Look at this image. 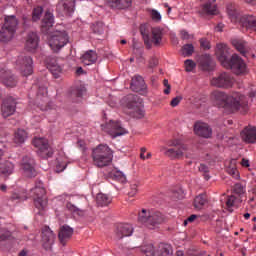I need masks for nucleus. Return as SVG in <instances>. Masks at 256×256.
Here are the masks:
<instances>
[{"label":"nucleus","instance_id":"1","mask_svg":"<svg viewBox=\"0 0 256 256\" xmlns=\"http://www.w3.org/2000/svg\"><path fill=\"white\" fill-rule=\"evenodd\" d=\"M211 99L216 105H218V107L230 109L232 112L241 111V113H247V110L249 109L247 97L239 92H235L231 96H227L225 92L216 90L211 93Z\"/></svg>","mask_w":256,"mask_h":256},{"label":"nucleus","instance_id":"2","mask_svg":"<svg viewBox=\"0 0 256 256\" xmlns=\"http://www.w3.org/2000/svg\"><path fill=\"white\" fill-rule=\"evenodd\" d=\"M138 221L147 229H157L165 222V216L159 211L142 209L138 214Z\"/></svg>","mask_w":256,"mask_h":256},{"label":"nucleus","instance_id":"3","mask_svg":"<svg viewBox=\"0 0 256 256\" xmlns=\"http://www.w3.org/2000/svg\"><path fill=\"white\" fill-rule=\"evenodd\" d=\"M123 101L129 110L130 117L134 119H143L145 117V110H143V100L135 94H129L123 98Z\"/></svg>","mask_w":256,"mask_h":256},{"label":"nucleus","instance_id":"4","mask_svg":"<svg viewBox=\"0 0 256 256\" xmlns=\"http://www.w3.org/2000/svg\"><path fill=\"white\" fill-rule=\"evenodd\" d=\"M17 25H19L17 17L14 15L5 17L4 25L0 30V43H9L13 40L17 32Z\"/></svg>","mask_w":256,"mask_h":256},{"label":"nucleus","instance_id":"5","mask_svg":"<svg viewBox=\"0 0 256 256\" xmlns=\"http://www.w3.org/2000/svg\"><path fill=\"white\" fill-rule=\"evenodd\" d=\"M142 256H173V248L169 244H159L155 248L153 244H147L141 247Z\"/></svg>","mask_w":256,"mask_h":256},{"label":"nucleus","instance_id":"6","mask_svg":"<svg viewBox=\"0 0 256 256\" xmlns=\"http://www.w3.org/2000/svg\"><path fill=\"white\" fill-rule=\"evenodd\" d=\"M31 192L34 195V205L38 209L39 213L45 211L47 208V197H45L46 191L43 186V182L36 183L35 187L31 189Z\"/></svg>","mask_w":256,"mask_h":256},{"label":"nucleus","instance_id":"7","mask_svg":"<svg viewBox=\"0 0 256 256\" xmlns=\"http://www.w3.org/2000/svg\"><path fill=\"white\" fill-rule=\"evenodd\" d=\"M32 145L37 149V155L42 159H49L53 156V148L49 145V140L45 137H34Z\"/></svg>","mask_w":256,"mask_h":256},{"label":"nucleus","instance_id":"8","mask_svg":"<svg viewBox=\"0 0 256 256\" xmlns=\"http://www.w3.org/2000/svg\"><path fill=\"white\" fill-rule=\"evenodd\" d=\"M141 35L144 40V44L146 45V49H151L153 45L155 47H159L161 45V41H163V29L159 27L152 28V39L149 37V33H147L143 28L140 29Z\"/></svg>","mask_w":256,"mask_h":256},{"label":"nucleus","instance_id":"9","mask_svg":"<svg viewBox=\"0 0 256 256\" xmlns=\"http://www.w3.org/2000/svg\"><path fill=\"white\" fill-rule=\"evenodd\" d=\"M68 43L69 34L66 31L55 32L49 39V45L54 53L61 51Z\"/></svg>","mask_w":256,"mask_h":256},{"label":"nucleus","instance_id":"10","mask_svg":"<svg viewBox=\"0 0 256 256\" xmlns=\"http://www.w3.org/2000/svg\"><path fill=\"white\" fill-rule=\"evenodd\" d=\"M228 65L225 69H231L234 75H247V64L239 55L233 54Z\"/></svg>","mask_w":256,"mask_h":256},{"label":"nucleus","instance_id":"11","mask_svg":"<svg viewBox=\"0 0 256 256\" xmlns=\"http://www.w3.org/2000/svg\"><path fill=\"white\" fill-rule=\"evenodd\" d=\"M233 83L234 80L231 74L227 72H222L211 80L212 87H217L218 89H231Z\"/></svg>","mask_w":256,"mask_h":256},{"label":"nucleus","instance_id":"12","mask_svg":"<svg viewBox=\"0 0 256 256\" xmlns=\"http://www.w3.org/2000/svg\"><path fill=\"white\" fill-rule=\"evenodd\" d=\"M16 63L24 77L33 75V58L31 56H20Z\"/></svg>","mask_w":256,"mask_h":256},{"label":"nucleus","instance_id":"13","mask_svg":"<svg viewBox=\"0 0 256 256\" xmlns=\"http://www.w3.org/2000/svg\"><path fill=\"white\" fill-rule=\"evenodd\" d=\"M22 175L24 177H35L37 171H35V159L30 156H24L21 163Z\"/></svg>","mask_w":256,"mask_h":256},{"label":"nucleus","instance_id":"14","mask_svg":"<svg viewBox=\"0 0 256 256\" xmlns=\"http://www.w3.org/2000/svg\"><path fill=\"white\" fill-rule=\"evenodd\" d=\"M189 147L187 145H182L181 147L175 148H167V146H161L160 151L169 159H181L185 155V151H188Z\"/></svg>","mask_w":256,"mask_h":256},{"label":"nucleus","instance_id":"15","mask_svg":"<svg viewBox=\"0 0 256 256\" xmlns=\"http://www.w3.org/2000/svg\"><path fill=\"white\" fill-rule=\"evenodd\" d=\"M229 53V47L225 44H217L216 46V57L224 68L229 67L231 62V57Z\"/></svg>","mask_w":256,"mask_h":256},{"label":"nucleus","instance_id":"16","mask_svg":"<svg viewBox=\"0 0 256 256\" xmlns=\"http://www.w3.org/2000/svg\"><path fill=\"white\" fill-rule=\"evenodd\" d=\"M47 69L51 72L54 79H59L63 75V66L59 63V60L55 57L46 58Z\"/></svg>","mask_w":256,"mask_h":256},{"label":"nucleus","instance_id":"17","mask_svg":"<svg viewBox=\"0 0 256 256\" xmlns=\"http://www.w3.org/2000/svg\"><path fill=\"white\" fill-rule=\"evenodd\" d=\"M17 110V100L13 97H8L3 100L1 106V113L4 118L11 117L14 115L15 111Z\"/></svg>","mask_w":256,"mask_h":256},{"label":"nucleus","instance_id":"18","mask_svg":"<svg viewBox=\"0 0 256 256\" xmlns=\"http://www.w3.org/2000/svg\"><path fill=\"white\" fill-rule=\"evenodd\" d=\"M131 235H133V226L131 224H117L115 229V239H123L124 237H131Z\"/></svg>","mask_w":256,"mask_h":256},{"label":"nucleus","instance_id":"19","mask_svg":"<svg viewBox=\"0 0 256 256\" xmlns=\"http://www.w3.org/2000/svg\"><path fill=\"white\" fill-rule=\"evenodd\" d=\"M239 25L246 31H256V16L243 15L239 18Z\"/></svg>","mask_w":256,"mask_h":256},{"label":"nucleus","instance_id":"20","mask_svg":"<svg viewBox=\"0 0 256 256\" xmlns=\"http://www.w3.org/2000/svg\"><path fill=\"white\" fill-rule=\"evenodd\" d=\"M42 241L45 249H51V245L55 243V234L51 231V228L45 226L42 229Z\"/></svg>","mask_w":256,"mask_h":256},{"label":"nucleus","instance_id":"21","mask_svg":"<svg viewBox=\"0 0 256 256\" xmlns=\"http://www.w3.org/2000/svg\"><path fill=\"white\" fill-rule=\"evenodd\" d=\"M106 4L110 9H118L123 11L129 9L133 5V0H106Z\"/></svg>","mask_w":256,"mask_h":256},{"label":"nucleus","instance_id":"22","mask_svg":"<svg viewBox=\"0 0 256 256\" xmlns=\"http://www.w3.org/2000/svg\"><path fill=\"white\" fill-rule=\"evenodd\" d=\"M232 45L235 47V49L240 53L243 57H247V53L251 51V47L249 46V43L243 39H233Z\"/></svg>","mask_w":256,"mask_h":256},{"label":"nucleus","instance_id":"23","mask_svg":"<svg viewBox=\"0 0 256 256\" xmlns=\"http://www.w3.org/2000/svg\"><path fill=\"white\" fill-rule=\"evenodd\" d=\"M56 11L58 13H64L65 15H71L75 11V3L72 1L60 0L56 5Z\"/></svg>","mask_w":256,"mask_h":256},{"label":"nucleus","instance_id":"24","mask_svg":"<svg viewBox=\"0 0 256 256\" xmlns=\"http://www.w3.org/2000/svg\"><path fill=\"white\" fill-rule=\"evenodd\" d=\"M0 81H2L3 85H5V87H16L17 86V78L9 70L1 72Z\"/></svg>","mask_w":256,"mask_h":256},{"label":"nucleus","instance_id":"25","mask_svg":"<svg viewBox=\"0 0 256 256\" xmlns=\"http://www.w3.org/2000/svg\"><path fill=\"white\" fill-rule=\"evenodd\" d=\"M92 157L94 161V165L96 167H107L113 161V156H109V154L106 152L105 156H100V154H95L92 152Z\"/></svg>","mask_w":256,"mask_h":256},{"label":"nucleus","instance_id":"26","mask_svg":"<svg viewBox=\"0 0 256 256\" xmlns=\"http://www.w3.org/2000/svg\"><path fill=\"white\" fill-rule=\"evenodd\" d=\"M130 89L135 93H140V91H145L147 89V85L145 84V80L141 76H134L131 80Z\"/></svg>","mask_w":256,"mask_h":256},{"label":"nucleus","instance_id":"27","mask_svg":"<svg viewBox=\"0 0 256 256\" xmlns=\"http://www.w3.org/2000/svg\"><path fill=\"white\" fill-rule=\"evenodd\" d=\"M198 63L203 71H211L213 67H215V63L209 54L201 55L198 59Z\"/></svg>","mask_w":256,"mask_h":256},{"label":"nucleus","instance_id":"28","mask_svg":"<svg viewBox=\"0 0 256 256\" xmlns=\"http://www.w3.org/2000/svg\"><path fill=\"white\" fill-rule=\"evenodd\" d=\"M73 236V228L69 227L68 225H64L60 228L58 237L60 240V243L62 245H65L69 239Z\"/></svg>","mask_w":256,"mask_h":256},{"label":"nucleus","instance_id":"29","mask_svg":"<svg viewBox=\"0 0 256 256\" xmlns=\"http://www.w3.org/2000/svg\"><path fill=\"white\" fill-rule=\"evenodd\" d=\"M39 47V36L35 32H30L26 40V49L28 51H35Z\"/></svg>","mask_w":256,"mask_h":256},{"label":"nucleus","instance_id":"30","mask_svg":"<svg viewBox=\"0 0 256 256\" xmlns=\"http://www.w3.org/2000/svg\"><path fill=\"white\" fill-rule=\"evenodd\" d=\"M53 23H55V18L53 17V13L46 12L44 18L42 19V33H49V29L53 27Z\"/></svg>","mask_w":256,"mask_h":256},{"label":"nucleus","instance_id":"31","mask_svg":"<svg viewBox=\"0 0 256 256\" xmlns=\"http://www.w3.org/2000/svg\"><path fill=\"white\" fill-rule=\"evenodd\" d=\"M240 136L244 143H256V129H244L241 131Z\"/></svg>","mask_w":256,"mask_h":256},{"label":"nucleus","instance_id":"32","mask_svg":"<svg viewBox=\"0 0 256 256\" xmlns=\"http://www.w3.org/2000/svg\"><path fill=\"white\" fill-rule=\"evenodd\" d=\"M81 59L84 65H93L94 63H97V52L94 50H88L82 55Z\"/></svg>","mask_w":256,"mask_h":256},{"label":"nucleus","instance_id":"33","mask_svg":"<svg viewBox=\"0 0 256 256\" xmlns=\"http://www.w3.org/2000/svg\"><path fill=\"white\" fill-rule=\"evenodd\" d=\"M13 171H15V165H13L11 161H3L0 163V175L9 177V175L13 174Z\"/></svg>","mask_w":256,"mask_h":256},{"label":"nucleus","instance_id":"34","mask_svg":"<svg viewBox=\"0 0 256 256\" xmlns=\"http://www.w3.org/2000/svg\"><path fill=\"white\" fill-rule=\"evenodd\" d=\"M92 153L94 154H98L101 157H105L106 153L108 154V157H113V151L111 150V148H109L107 146V144H100L98 145L93 151Z\"/></svg>","mask_w":256,"mask_h":256},{"label":"nucleus","instance_id":"35","mask_svg":"<svg viewBox=\"0 0 256 256\" xmlns=\"http://www.w3.org/2000/svg\"><path fill=\"white\" fill-rule=\"evenodd\" d=\"M27 131H25V129H18L15 133H14V143L16 145H23V143H25V141H27Z\"/></svg>","mask_w":256,"mask_h":256},{"label":"nucleus","instance_id":"36","mask_svg":"<svg viewBox=\"0 0 256 256\" xmlns=\"http://www.w3.org/2000/svg\"><path fill=\"white\" fill-rule=\"evenodd\" d=\"M204 15H216L217 14V6L211 3V1L206 2L202 5L201 12Z\"/></svg>","mask_w":256,"mask_h":256},{"label":"nucleus","instance_id":"37","mask_svg":"<svg viewBox=\"0 0 256 256\" xmlns=\"http://www.w3.org/2000/svg\"><path fill=\"white\" fill-rule=\"evenodd\" d=\"M241 201V198H237L235 197V195L228 196L226 199L227 210L230 211V213H232L233 207H237V205L241 203Z\"/></svg>","mask_w":256,"mask_h":256},{"label":"nucleus","instance_id":"38","mask_svg":"<svg viewBox=\"0 0 256 256\" xmlns=\"http://www.w3.org/2000/svg\"><path fill=\"white\" fill-rule=\"evenodd\" d=\"M96 201L97 204L100 205V207H107V205L111 203L110 197L103 193L97 194Z\"/></svg>","mask_w":256,"mask_h":256},{"label":"nucleus","instance_id":"39","mask_svg":"<svg viewBox=\"0 0 256 256\" xmlns=\"http://www.w3.org/2000/svg\"><path fill=\"white\" fill-rule=\"evenodd\" d=\"M180 53L182 57H191L195 53V47L193 44H185L182 46Z\"/></svg>","mask_w":256,"mask_h":256},{"label":"nucleus","instance_id":"40","mask_svg":"<svg viewBox=\"0 0 256 256\" xmlns=\"http://www.w3.org/2000/svg\"><path fill=\"white\" fill-rule=\"evenodd\" d=\"M207 203V198L205 195L200 194L194 199V207L195 209H203V206Z\"/></svg>","mask_w":256,"mask_h":256},{"label":"nucleus","instance_id":"41","mask_svg":"<svg viewBox=\"0 0 256 256\" xmlns=\"http://www.w3.org/2000/svg\"><path fill=\"white\" fill-rule=\"evenodd\" d=\"M194 133L198 137H203L204 139H209V137L213 135V131L211 129H195Z\"/></svg>","mask_w":256,"mask_h":256},{"label":"nucleus","instance_id":"42","mask_svg":"<svg viewBox=\"0 0 256 256\" xmlns=\"http://www.w3.org/2000/svg\"><path fill=\"white\" fill-rule=\"evenodd\" d=\"M29 198V196H27V191L22 190L20 192L14 193L12 195V199L14 201H27V199Z\"/></svg>","mask_w":256,"mask_h":256},{"label":"nucleus","instance_id":"43","mask_svg":"<svg viewBox=\"0 0 256 256\" xmlns=\"http://www.w3.org/2000/svg\"><path fill=\"white\" fill-rule=\"evenodd\" d=\"M92 30L96 35H103V33H105V24L98 22L93 25Z\"/></svg>","mask_w":256,"mask_h":256},{"label":"nucleus","instance_id":"44","mask_svg":"<svg viewBox=\"0 0 256 256\" xmlns=\"http://www.w3.org/2000/svg\"><path fill=\"white\" fill-rule=\"evenodd\" d=\"M129 131L127 130H109L108 135L112 137V139H117V137H121L123 135H127Z\"/></svg>","mask_w":256,"mask_h":256},{"label":"nucleus","instance_id":"45","mask_svg":"<svg viewBox=\"0 0 256 256\" xmlns=\"http://www.w3.org/2000/svg\"><path fill=\"white\" fill-rule=\"evenodd\" d=\"M228 15L233 20L239 19V11L236 10L235 6L230 5L227 7Z\"/></svg>","mask_w":256,"mask_h":256},{"label":"nucleus","instance_id":"46","mask_svg":"<svg viewBox=\"0 0 256 256\" xmlns=\"http://www.w3.org/2000/svg\"><path fill=\"white\" fill-rule=\"evenodd\" d=\"M41 15H43V8L36 7L32 12V21H39L41 19Z\"/></svg>","mask_w":256,"mask_h":256},{"label":"nucleus","instance_id":"47","mask_svg":"<svg viewBox=\"0 0 256 256\" xmlns=\"http://www.w3.org/2000/svg\"><path fill=\"white\" fill-rule=\"evenodd\" d=\"M245 191V186H243V184L237 183L234 185V193L238 195V197L245 195Z\"/></svg>","mask_w":256,"mask_h":256},{"label":"nucleus","instance_id":"48","mask_svg":"<svg viewBox=\"0 0 256 256\" xmlns=\"http://www.w3.org/2000/svg\"><path fill=\"white\" fill-rule=\"evenodd\" d=\"M11 237V231L7 228H0V241H7Z\"/></svg>","mask_w":256,"mask_h":256},{"label":"nucleus","instance_id":"49","mask_svg":"<svg viewBox=\"0 0 256 256\" xmlns=\"http://www.w3.org/2000/svg\"><path fill=\"white\" fill-rule=\"evenodd\" d=\"M150 15H151V19L152 21H154L155 23H161V13H159V11L152 9L150 11Z\"/></svg>","mask_w":256,"mask_h":256},{"label":"nucleus","instance_id":"50","mask_svg":"<svg viewBox=\"0 0 256 256\" xmlns=\"http://www.w3.org/2000/svg\"><path fill=\"white\" fill-rule=\"evenodd\" d=\"M167 145L169 147H181L182 145H186V144H183V141L179 138H174V139H171L167 142Z\"/></svg>","mask_w":256,"mask_h":256},{"label":"nucleus","instance_id":"51","mask_svg":"<svg viewBox=\"0 0 256 256\" xmlns=\"http://www.w3.org/2000/svg\"><path fill=\"white\" fill-rule=\"evenodd\" d=\"M184 65H185V69L188 73H190V71H193V69L195 67H197V64H195V61H193L191 59L185 60Z\"/></svg>","mask_w":256,"mask_h":256},{"label":"nucleus","instance_id":"52","mask_svg":"<svg viewBox=\"0 0 256 256\" xmlns=\"http://www.w3.org/2000/svg\"><path fill=\"white\" fill-rule=\"evenodd\" d=\"M107 129H123L120 121L110 120L109 123L106 124Z\"/></svg>","mask_w":256,"mask_h":256},{"label":"nucleus","instance_id":"53","mask_svg":"<svg viewBox=\"0 0 256 256\" xmlns=\"http://www.w3.org/2000/svg\"><path fill=\"white\" fill-rule=\"evenodd\" d=\"M209 127V124L201 120H198L194 123V129H209Z\"/></svg>","mask_w":256,"mask_h":256},{"label":"nucleus","instance_id":"54","mask_svg":"<svg viewBox=\"0 0 256 256\" xmlns=\"http://www.w3.org/2000/svg\"><path fill=\"white\" fill-rule=\"evenodd\" d=\"M180 39H182V41H189L190 39H193V34H189L186 30H181Z\"/></svg>","mask_w":256,"mask_h":256},{"label":"nucleus","instance_id":"55","mask_svg":"<svg viewBox=\"0 0 256 256\" xmlns=\"http://www.w3.org/2000/svg\"><path fill=\"white\" fill-rule=\"evenodd\" d=\"M85 92V87H76L73 91H72V95H74V97H83V93Z\"/></svg>","mask_w":256,"mask_h":256},{"label":"nucleus","instance_id":"56","mask_svg":"<svg viewBox=\"0 0 256 256\" xmlns=\"http://www.w3.org/2000/svg\"><path fill=\"white\" fill-rule=\"evenodd\" d=\"M138 187L137 183H132L130 185V191L128 192L129 197H135L137 195Z\"/></svg>","mask_w":256,"mask_h":256},{"label":"nucleus","instance_id":"57","mask_svg":"<svg viewBox=\"0 0 256 256\" xmlns=\"http://www.w3.org/2000/svg\"><path fill=\"white\" fill-rule=\"evenodd\" d=\"M183 101V96H176L170 102L171 107H177Z\"/></svg>","mask_w":256,"mask_h":256},{"label":"nucleus","instance_id":"58","mask_svg":"<svg viewBox=\"0 0 256 256\" xmlns=\"http://www.w3.org/2000/svg\"><path fill=\"white\" fill-rule=\"evenodd\" d=\"M163 85H164V87H166V89H164V94L169 95V93H171V85L169 84V80L164 79Z\"/></svg>","mask_w":256,"mask_h":256},{"label":"nucleus","instance_id":"59","mask_svg":"<svg viewBox=\"0 0 256 256\" xmlns=\"http://www.w3.org/2000/svg\"><path fill=\"white\" fill-rule=\"evenodd\" d=\"M77 147L80 151H87V144L85 143V140H78Z\"/></svg>","mask_w":256,"mask_h":256},{"label":"nucleus","instance_id":"60","mask_svg":"<svg viewBox=\"0 0 256 256\" xmlns=\"http://www.w3.org/2000/svg\"><path fill=\"white\" fill-rule=\"evenodd\" d=\"M200 46L203 47V49H211V45L205 38L200 39Z\"/></svg>","mask_w":256,"mask_h":256},{"label":"nucleus","instance_id":"61","mask_svg":"<svg viewBox=\"0 0 256 256\" xmlns=\"http://www.w3.org/2000/svg\"><path fill=\"white\" fill-rule=\"evenodd\" d=\"M66 207H67V210L71 211L72 213H77V211H79V208H77V206L71 203H67Z\"/></svg>","mask_w":256,"mask_h":256},{"label":"nucleus","instance_id":"62","mask_svg":"<svg viewBox=\"0 0 256 256\" xmlns=\"http://www.w3.org/2000/svg\"><path fill=\"white\" fill-rule=\"evenodd\" d=\"M157 65H159V60H157L156 58H151L149 61L150 69H153V67H157Z\"/></svg>","mask_w":256,"mask_h":256},{"label":"nucleus","instance_id":"63","mask_svg":"<svg viewBox=\"0 0 256 256\" xmlns=\"http://www.w3.org/2000/svg\"><path fill=\"white\" fill-rule=\"evenodd\" d=\"M230 175H232V177H234V179H239V171L235 168H232L229 171Z\"/></svg>","mask_w":256,"mask_h":256},{"label":"nucleus","instance_id":"64","mask_svg":"<svg viewBox=\"0 0 256 256\" xmlns=\"http://www.w3.org/2000/svg\"><path fill=\"white\" fill-rule=\"evenodd\" d=\"M199 171L201 173H209V167H207V165L205 164H200Z\"/></svg>","mask_w":256,"mask_h":256}]
</instances>
